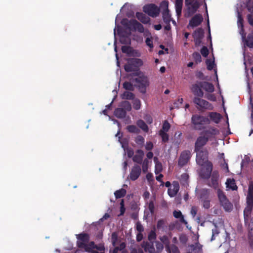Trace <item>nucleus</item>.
<instances>
[{
    "mask_svg": "<svg viewBox=\"0 0 253 253\" xmlns=\"http://www.w3.org/2000/svg\"><path fill=\"white\" fill-rule=\"evenodd\" d=\"M219 133V130L216 128L208 126L206 129L202 131L197 138L194 149L196 151L203 149L208 141Z\"/></svg>",
    "mask_w": 253,
    "mask_h": 253,
    "instance_id": "1",
    "label": "nucleus"
},
{
    "mask_svg": "<svg viewBox=\"0 0 253 253\" xmlns=\"http://www.w3.org/2000/svg\"><path fill=\"white\" fill-rule=\"evenodd\" d=\"M191 123L193 125L194 128L195 130H203L207 128V127H205L204 126L209 125L211 123V121L206 117L195 114L192 116Z\"/></svg>",
    "mask_w": 253,
    "mask_h": 253,
    "instance_id": "2",
    "label": "nucleus"
},
{
    "mask_svg": "<svg viewBox=\"0 0 253 253\" xmlns=\"http://www.w3.org/2000/svg\"><path fill=\"white\" fill-rule=\"evenodd\" d=\"M122 24L129 31L137 30L140 33H143L144 31L143 26L135 19L128 20L123 19L121 21Z\"/></svg>",
    "mask_w": 253,
    "mask_h": 253,
    "instance_id": "3",
    "label": "nucleus"
},
{
    "mask_svg": "<svg viewBox=\"0 0 253 253\" xmlns=\"http://www.w3.org/2000/svg\"><path fill=\"white\" fill-rule=\"evenodd\" d=\"M201 98L194 97L193 99V102L195 104L196 108L200 111H205L207 110H212L213 106L211 103Z\"/></svg>",
    "mask_w": 253,
    "mask_h": 253,
    "instance_id": "4",
    "label": "nucleus"
},
{
    "mask_svg": "<svg viewBox=\"0 0 253 253\" xmlns=\"http://www.w3.org/2000/svg\"><path fill=\"white\" fill-rule=\"evenodd\" d=\"M143 62L139 58H130L124 66L125 70L127 72L137 71L142 65Z\"/></svg>",
    "mask_w": 253,
    "mask_h": 253,
    "instance_id": "5",
    "label": "nucleus"
},
{
    "mask_svg": "<svg viewBox=\"0 0 253 253\" xmlns=\"http://www.w3.org/2000/svg\"><path fill=\"white\" fill-rule=\"evenodd\" d=\"M202 1L200 0H185V4L187 9L188 16L195 13L202 5Z\"/></svg>",
    "mask_w": 253,
    "mask_h": 253,
    "instance_id": "6",
    "label": "nucleus"
},
{
    "mask_svg": "<svg viewBox=\"0 0 253 253\" xmlns=\"http://www.w3.org/2000/svg\"><path fill=\"white\" fill-rule=\"evenodd\" d=\"M247 204L249 207L246 208L244 211V215L245 223L248 220V216L251 213L252 209L253 208V185L250 184L249 186L248 194L247 197Z\"/></svg>",
    "mask_w": 253,
    "mask_h": 253,
    "instance_id": "7",
    "label": "nucleus"
},
{
    "mask_svg": "<svg viewBox=\"0 0 253 253\" xmlns=\"http://www.w3.org/2000/svg\"><path fill=\"white\" fill-rule=\"evenodd\" d=\"M76 237L78 240L77 241V247L80 249H84L86 252H89V250L87 245L90 239L89 234L83 232L76 235Z\"/></svg>",
    "mask_w": 253,
    "mask_h": 253,
    "instance_id": "8",
    "label": "nucleus"
},
{
    "mask_svg": "<svg viewBox=\"0 0 253 253\" xmlns=\"http://www.w3.org/2000/svg\"><path fill=\"white\" fill-rule=\"evenodd\" d=\"M194 152L196 153V161L198 165L203 166L208 160L209 152L206 149H202L196 151L194 149Z\"/></svg>",
    "mask_w": 253,
    "mask_h": 253,
    "instance_id": "9",
    "label": "nucleus"
},
{
    "mask_svg": "<svg viewBox=\"0 0 253 253\" xmlns=\"http://www.w3.org/2000/svg\"><path fill=\"white\" fill-rule=\"evenodd\" d=\"M202 166L199 173L200 176L203 179H208L212 174L213 165L211 162L208 161L204 165Z\"/></svg>",
    "mask_w": 253,
    "mask_h": 253,
    "instance_id": "10",
    "label": "nucleus"
},
{
    "mask_svg": "<svg viewBox=\"0 0 253 253\" xmlns=\"http://www.w3.org/2000/svg\"><path fill=\"white\" fill-rule=\"evenodd\" d=\"M134 81L137 84V86L140 92L145 93L146 91V87L149 85L147 77L144 75L139 76L134 79Z\"/></svg>",
    "mask_w": 253,
    "mask_h": 253,
    "instance_id": "11",
    "label": "nucleus"
},
{
    "mask_svg": "<svg viewBox=\"0 0 253 253\" xmlns=\"http://www.w3.org/2000/svg\"><path fill=\"white\" fill-rule=\"evenodd\" d=\"M143 11L152 17H157L160 13V9L155 4L150 3L144 5Z\"/></svg>",
    "mask_w": 253,
    "mask_h": 253,
    "instance_id": "12",
    "label": "nucleus"
},
{
    "mask_svg": "<svg viewBox=\"0 0 253 253\" xmlns=\"http://www.w3.org/2000/svg\"><path fill=\"white\" fill-rule=\"evenodd\" d=\"M160 6L162 9L163 19L165 23H170L171 21V16L169 13L168 9L169 2L164 0L161 4Z\"/></svg>",
    "mask_w": 253,
    "mask_h": 253,
    "instance_id": "13",
    "label": "nucleus"
},
{
    "mask_svg": "<svg viewBox=\"0 0 253 253\" xmlns=\"http://www.w3.org/2000/svg\"><path fill=\"white\" fill-rule=\"evenodd\" d=\"M191 158V153L189 150H185L181 152L178 161V165L183 167L186 165Z\"/></svg>",
    "mask_w": 253,
    "mask_h": 253,
    "instance_id": "14",
    "label": "nucleus"
},
{
    "mask_svg": "<svg viewBox=\"0 0 253 253\" xmlns=\"http://www.w3.org/2000/svg\"><path fill=\"white\" fill-rule=\"evenodd\" d=\"M141 173V169L139 166L134 165L132 168L129 175V179L132 181H135L138 178Z\"/></svg>",
    "mask_w": 253,
    "mask_h": 253,
    "instance_id": "15",
    "label": "nucleus"
},
{
    "mask_svg": "<svg viewBox=\"0 0 253 253\" xmlns=\"http://www.w3.org/2000/svg\"><path fill=\"white\" fill-rule=\"evenodd\" d=\"M201 82L192 85L191 90L196 97H203L204 96V92L202 90V87L201 86Z\"/></svg>",
    "mask_w": 253,
    "mask_h": 253,
    "instance_id": "16",
    "label": "nucleus"
},
{
    "mask_svg": "<svg viewBox=\"0 0 253 253\" xmlns=\"http://www.w3.org/2000/svg\"><path fill=\"white\" fill-rule=\"evenodd\" d=\"M203 21L202 15L200 14H197L190 19L188 25L192 28L196 27L200 25Z\"/></svg>",
    "mask_w": 253,
    "mask_h": 253,
    "instance_id": "17",
    "label": "nucleus"
},
{
    "mask_svg": "<svg viewBox=\"0 0 253 253\" xmlns=\"http://www.w3.org/2000/svg\"><path fill=\"white\" fill-rule=\"evenodd\" d=\"M211 176V183L209 185L214 189H217L218 187V179L219 175L217 170L212 172Z\"/></svg>",
    "mask_w": 253,
    "mask_h": 253,
    "instance_id": "18",
    "label": "nucleus"
},
{
    "mask_svg": "<svg viewBox=\"0 0 253 253\" xmlns=\"http://www.w3.org/2000/svg\"><path fill=\"white\" fill-rule=\"evenodd\" d=\"M179 190V184L178 182L174 181L172 183V186L168 190L169 195L170 197H174Z\"/></svg>",
    "mask_w": 253,
    "mask_h": 253,
    "instance_id": "19",
    "label": "nucleus"
},
{
    "mask_svg": "<svg viewBox=\"0 0 253 253\" xmlns=\"http://www.w3.org/2000/svg\"><path fill=\"white\" fill-rule=\"evenodd\" d=\"M141 247L144 249L145 252L149 253H157L154 248L153 243L152 242L143 241Z\"/></svg>",
    "mask_w": 253,
    "mask_h": 253,
    "instance_id": "20",
    "label": "nucleus"
},
{
    "mask_svg": "<svg viewBox=\"0 0 253 253\" xmlns=\"http://www.w3.org/2000/svg\"><path fill=\"white\" fill-rule=\"evenodd\" d=\"M136 154L133 157L132 160L134 162L141 164L144 155V152L142 150L139 149L136 151Z\"/></svg>",
    "mask_w": 253,
    "mask_h": 253,
    "instance_id": "21",
    "label": "nucleus"
},
{
    "mask_svg": "<svg viewBox=\"0 0 253 253\" xmlns=\"http://www.w3.org/2000/svg\"><path fill=\"white\" fill-rule=\"evenodd\" d=\"M201 86L202 87V88L206 91L210 93H212L214 91V87L211 83L208 82H201Z\"/></svg>",
    "mask_w": 253,
    "mask_h": 253,
    "instance_id": "22",
    "label": "nucleus"
},
{
    "mask_svg": "<svg viewBox=\"0 0 253 253\" xmlns=\"http://www.w3.org/2000/svg\"><path fill=\"white\" fill-rule=\"evenodd\" d=\"M210 119L215 124H218L222 118V116L216 112H210L209 114Z\"/></svg>",
    "mask_w": 253,
    "mask_h": 253,
    "instance_id": "23",
    "label": "nucleus"
},
{
    "mask_svg": "<svg viewBox=\"0 0 253 253\" xmlns=\"http://www.w3.org/2000/svg\"><path fill=\"white\" fill-rule=\"evenodd\" d=\"M136 17L139 20L144 24H148L150 21V18L142 12H136Z\"/></svg>",
    "mask_w": 253,
    "mask_h": 253,
    "instance_id": "24",
    "label": "nucleus"
},
{
    "mask_svg": "<svg viewBox=\"0 0 253 253\" xmlns=\"http://www.w3.org/2000/svg\"><path fill=\"white\" fill-rule=\"evenodd\" d=\"M159 238L163 245H165L166 251L167 252H169V246L170 245V241L168 237L166 235H164L160 237Z\"/></svg>",
    "mask_w": 253,
    "mask_h": 253,
    "instance_id": "25",
    "label": "nucleus"
},
{
    "mask_svg": "<svg viewBox=\"0 0 253 253\" xmlns=\"http://www.w3.org/2000/svg\"><path fill=\"white\" fill-rule=\"evenodd\" d=\"M114 115L119 119H123L126 117V112L123 108H117L114 111Z\"/></svg>",
    "mask_w": 253,
    "mask_h": 253,
    "instance_id": "26",
    "label": "nucleus"
},
{
    "mask_svg": "<svg viewBox=\"0 0 253 253\" xmlns=\"http://www.w3.org/2000/svg\"><path fill=\"white\" fill-rule=\"evenodd\" d=\"M191 248V250L194 253H202V245L199 242L196 243L195 244H191L189 246Z\"/></svg>",
    "mask_w": 253,
    "mask_h": 253,
    "instance_id": "27",
    "label": "nucleus"
},
{
    "mask_svg": "<svg viewBox=\"0 0 253 253\" xmlns=\"http://www.w3.org/2000/svg\"><path fill=\"white\" fill-rule=\"evenodd\" d=\"M226 184L227 188L231 189L232 190H236L238 189V187L234 179L228 178L226 182Z\"/></svg>",
    "mask_w": 253,
    "mask_h": 253,
    "instance_id": "28",
    "label": "nucleus"
},
{
    "mask_svg": "<svg viewBox=\"0 0 253 253\" xmlns=\"http://www.w3.org/2000/svg\"><path fill=\"white\" fill-rule=\"evenodd\" d=\"M183 1V0H176L175 1V10L176 14L178 17L181 15Z\"/></svg>",
    "mask_w": 253,
    "mask_h": 253,
    "instance_id": "29",
    "label": "nucleus"
},
{
    "mask_svg": "<svg viewBox=\"0 0 253 253\" xmlns=\"http://www.w3.org/2000/svg\"><path fill=\"white\" fill-rule=\"evenodd\" d=\"M218 197L220 203L221 205L224 204L225 203L229 201L223 192L220 189L217 191Z\"/></svg>",
    "mask_w": 253,
    "mask_h": 253,
    "instance_id": "30",
    "label": "nucleus"
},
{
    "mask_svg": "<svg viewBox=\"0 0 253 253\" xmlns=\"http://www.w3.org/2000/svg\"><path fill=\"white\" fill-rule=\"evenodd\" d=\"M136 125L139 128H140L144 132H147L148 131V126L143 120L141 119L137 120L136 122Z\"/></svg>",
    "mask_w": 253,
    "mask_h": 253,
    "instance_id": "31",
    "label": "nucleus"
},
{
    "mask_svg": "<svg viewBox=\"0 0 253 253\" xmlns=\"http://www.w3.org/2000/svg\"><path fill=\"white\" fill-rule=\"evenodd\" d=\"M204 32L202 28H198L193 33L194 39H203Z\"/></svg>",
    "mask_w": 253,
    "mask_h": 253,
    "instance_id": "32",
    "label": "nucleus"
},
{
    "mask_svg": "<svg viewBox=\"0 0 253 253\" xmlns=\"http://www.w3.org/2000/svg\"><path fill=\"white\" fill-rule=\"evenodd\" d=\"M118 34L120 36V42L124 44H128L130 43V39L128 37L124 36L121 34L120 29L118 30Z\"/></svg>",
    "mask_w": 253,
    "mask_h": 253,
    "instance_id": "33",
    "label": "nucleus"
},
{
    "mask_svg": "<svg viewBox=\"0 0 253 253\" xmlns=\"http://www.w3.org/2000/svg\"><path fill=\"white\" fill-rule=\"evenodd\" d=\"M189 175L187 173H183L180 176V182L182 185L187 186L188 185Z\"/></svg>",
    "mask_w": 253,
    "mask_h": 253,
    "instance_id": "34",
    "label": "nucleus"
},
{
    "mask_svg": "<svg viewBox=\"0 0 253 253\" xmlns=\"http://www.w3.org/2000/svg\"><path fill=\"white\" fill-rule=\"evenodd\" d=\"M246 45L250 47L253 48V35L252 34H249L246 39L245 40Z\"/></svg>",
    "mask_w": 253,
    "mask_h": 253,
    "instance_id": "35",
    "label": "nucleus"
},
{
    "mask_svg": "<svg viewBox=\"0 0 253 253\" xmlns=\"http://www.w3.org/2000/svg\"><path fill=\"white\" fill-rule=\"evenodd\" d=\"M126 191L125 189L122 188L115 192L114 195L116 199H119L125 196Z\"/></svg>",
    "mask_w": 253,
    "mask_h": 253,
    "instance_id": "36",
    "label": "nucleus"
},
{
    "mask_svg": "<svg viewBox=\"0 0 253 253\" xmlns=\"http://www.w3.org/2000/svg\"><path fill=\"white\" fill-rule=\"evenodd\" d=\"M122 98L127 100H133L134 98V94L129 91H125L122 95Z\"/></svg>",
    "mask_w": 253,
    "mask_h": 253,
    "instance_id": "37",
    "label": "nucleus"
},
{
    "mask_svg": "<svg viewBox=\"0 0 253 253\" xmlns=\"http://www.w3.org/2000/svg\"><path fill=\"white\" fill-rule=\"evenodd\" d=\"M127 131L130 133H138L140 132L139 128L134 125H129L126 127Z\"/></svg>",
    "mask_w": 253,
    "mask_h": 253,
    "instance_id": "38",
    "label": "nucleus"
},
{
    "mask_svg": "<svg viewBox=\"0 0 253 253\" xmlns=\"http://www.w3.org/2000/svg\"><path fill=\"white\" fill-rule=\"evenodd\" d=\"M159 135L162 138L163 143H167L169 140V136L167 132L159 131Z\"/></svg>",
    "mask_w": 253,
    "mask_h": 253,
    "instance_id": "39",
    "label": "nucleus"
},
{
    "mask_svg": "<svg viewBox=\"0 0 253 253\" xmlns=\"http://www.w3.org/2000/svg\"><path fill=\"white\" fill-rule=\"evenodd\" d=\"M209 191L208 189H204L201 191L200 195V198L202 200L205 199H209Z\"/></svg>",
    "mask_w": 253,
    "mask_h": 253,
    "instance_id": "40",
    "label": "nucleus"
},
{
    "mask_svg": "<svg viewBox=\"0 0 253 253\" xmlns=\"http://www.w3.org/2000/svg\"><path fill=\"white\" fill-rule=\"evenodd\" d=\"M122 108H123L125 110L129 111L131 109V106L130 103L127 101H125L122 102L121 104Z\"/></svg>",
    "mask_w": 253,
    "mask_h": 253,
    "instance_id": "41",
    "label": "nucleus"
},
{
    "mask_svg": "<svg viewBox=\"0 0 253 253\" xmlns=\"http://www.w3.org/2000/svg\"><path fill=\"white\" fill-rule=\"evenodd\" d=\"M155 246H156V249L155 251L157 253H160L162 252V251L164 249V245L163 244L159 242V241H156L155 242Z\"/></svg>",
    "mask_w": 253,
    "mask_h": 253,
    "instance_id": "42",
    "label": "nucleus"
},
{
    "mask_svg": "<svg viewBox=\"0 0 253 253\" xmlns=\"http://www.w3.org/2000/svg\"><path fill=\"white\" fill-rule=\"evenodd\" d=\"M170 127V125L168 121H164L163 124L162 128L160 131L167 132Z\"/></svg>",
    "mask_w": 253,
    "mask_h": 253,
    "instance_id": "43",
    "label": "nucleus"
},
{
    "mask_svg": "<svg viewBox=\"0 0 253 253\" xmlns=\"http://www.w3.org/2000/svg\"><path fill=\"white\" fill-rule=\"evenodd\" d=\"M123 87L127 90L133 91L134 87L131 83L128 82H125L123 84Z\"/></svg>",
    "mask_w": 253,
    "mask_h": 253,
    "instance_id": "44",
    "label": "nucleus"
},
{
    "mask_svg": "<svg viewBox=\"0 0 253 253\" xmlns=\"http://www.w3.org/2000/svg\"><path fill=\"white\" fill-rule=\"evenodd\" d=\"M133 101V107L135 110H138L140 108L141 102L138 98H134Z\"/></svg>",
    "mask_w": 253,
    "mask_h": 253,
    "instance_id": "45",
    "label": "nucleus"
},
{
    "mask_svg": "<svg viewBox=\"0 0 253 253\" xmlns=\"http://www.w3.org/2000/svg\"><path fill=\"white\" fill-rule=\"evenodd\" d=\"M192 56L196 63H200L202 61L201 56L199 52H194Z\"/></svg>",
    "mask_w": 253,
    "mask_h": 253,
    "instance_id": "46",
    "label": "nucleus"
},
{
    "mask_svg": "<svg viewBox=\"0 0 253 253\" xmlns=\"http://www.w3.org/2000/svg\"><path fill=\"white\" fill-rule=\"evenodd\" d=\"M224 210L227 211H230L233 209L232 204L229 202L228 201L226 203H225L224 204L221 205Z\"/></svg>",
    "mask_w": 253,
    "mask_h": 253,
    "instance_id": "47",
    "label": "nucleus"
},
{
    "mask_svg": "<svg viewBox=\"0 0 253 253\" xmlns=\"http://www.w3.org/2000/svg\"><path fill=\"white\" fill-rule=\"evenodd\" d=\"M156 239V234L155 230H152L149 233L148 236V239L150 242Z\"/></svg>",
    "mask_w": 253,
    "mask_h": 253,
    "instance_id": "48",
    "label": "nucleus"
},
{
    "mask_svg": "<svg viewBox=\"0 0 253 253\" xmlns=\"http://www.w3.org/2000/svg\"><path fill=\"white\" fill-rule=\"evenodd\" d=\"M169 252L168 253H180V251L178 247L175 245H171L169 246Z\"/></svg>",
    "mask_w": 253,
    "mask_h": 253,
    "instance_id": "49",
    "label": "nucleus"
},
{
    "mask_svg": "<svg viewBox=\"0 0 253 253\" xmlns=\"http://www.w3.org/2000/svg\"><path fill=\"white\" fill-rule=\"evenodd\" d=\"M148 209L151 214H153L155 211V205L153 201H150L148 204Z\"/></svg>",
    "mask_w": 253,
    "mask_h": 253,
    "instance_id": "50",
    "label": "nucleus"
},
{
    "mask_svg": "<svg viewBox=\"0 0 253 253\" xmlns=\"http://www.w3.org/2000/svg\"><path fill=\"white\" fill-rule=\"evenodd\" d=\"M135 141L138 145H143L144 143V138L141 135H138L136 137Z\"/></svg>",
    "mask_w": 253,
    "mask_h": 253,
    "instance_id": "51",
    "label": "nucleus"
},
{
    "mask_svg": "<svg viewBox=\"0 0 253 253\" xmlns=\"http://www.w3.org/2000/svg\"><path fill=\"white\" fill-rule=\"evenodd\" d=\"M206 64L207 65V69L211 71L214 67V61H211L210 59H207Z\"/></svg>",
    "mask_w": 253,
    "mask_h": 253,
    "instance_id": "52",
    "label": "nucleus"
},
{
    "mask_svg": "<svg viewBox=\"0 0 253 253\" xmlns=\"http://www.w3.org/2000/svg\"><path fill=\"white\" fill-rule=\"evenodd\" d=\"M201 53L204 57H207L209 54V51L207 47L203 46L201 49Z\"/></svg>",
    "mask_w": 253,
    "mask_h": 253,
    "instance_id": "53",
    "label": "nucleus"
},
{
    "mask_svg": "<svg viewBox=\"0 0 253 253\" xmlns=\"http://www.w3.org/2000/svg\"><path fill=\"white\" fill-rule=\"evenodd\" d=\"M244 20L241 14L239 12L238 14V26L239 27H244Z\"/></svg>",
    "mask_w": 253,
    "mask_h": 253,
    "instance_id": "54",
    "label": "nucleus"
},
{
    "mask_svg": "<svg viewBox=\"0 0 253 253\" xmlns=\"http://www.w3.org/2000/svg\"><path fill=\"white\" fill-rule=\"evenodd\" d=\"M136 229L138 233L143 232L144 230L143 225L139 221L136 223Z\"/></svg>",
    "mask_w": 253,
    "mask_h": 253,
    "instance_id": "55",
    "label": "nucleus"
},
{
    "mask_svg": "<svg viewBox=\"0 0 253 253\" xmlns=\"http://www.w3.org/2000/svg\"><path fill=\"white\" fill-rule=\"evenodd\" d=\"M165 224V221L163 219L159 220L157 224V228L158 229H163Z\"/></svg>",
    "mask_w": 253,
    "mask_h": 253,
    "instance_id": "56",
    "label": "nucleus"
},
{
    "mask_svg": "<svg viewBox=\"0 0 253 253\" xmlns=\"http://www.w3.org/2000/svg\"><path fill=\"white\" fill-rule=\"evenodd\" d=\"M203 201V207L205 209H208L210 208V200L209 199H205Z\"/></svg>",
    "mask_w": 253,
    "mask_h": 253,
    "instance_id": "57",
    "label": "nucleus"
},
{
    "mask_svg": "<svg viewBox=\"0 0 253 253\" xmlns=\"http://www.w3.org/2000/svg\"><path fill=\"white\" fill-rule=\"evenodd\" d=\"M188 239L186 235L184 234L181 235L179 237V241L180 242L183 244H186L187 242Z\"/></svg>",
    "mask_w": 253,
    "mask_h": 253,
    "instance_id": "58",
    "label": "nucleus"
},
{
    "mask_svg": "<svg viewBox=\"0 0 253 253\" xmlns=\"http://www.w3.org/2000/svg\"><path fill=\"white\" fill-rule=\"evenodd\" d=\"M145 42L147 45L150 48H153L154 46L153 44V41L151 38H147L145 40Z\"/></svg>",
    "mask_w": 253,
    "mask_h": 253,
    "instance_id": "59",
    "label": "nucleus"
},
{
    "mask_svg": "<svg viewBox=\"0 0 253 253\" xmlns=\"http://www.w3.org/2000/svg\"><path fill=\"white\" fill-rule=\"evenodd\" d=\"M144 119L145 120V121L148 124H151L153 123V119L151 115H146L144 116Z\"/></svg>",
    "mask_w": 253,
    "mask_h": 253,
    "instance_id": "60",
    "label": "nucleus"
},
{
    "mask_svg": "<svg viewBox=\"0 0 253 253\" xmlns=\"http://www.w3.org/2000/svg\"><path fill=\"white\" fill-rule=\"evenodd\" d=\"M197 211H198V209H197V207H196V206L192 207L191 211H190V213L193 217H194L196 216V215L197 213Z\"/></svg>",
    "mask_w": 253,
    "mask_h": 253,
    "instance_id": "61",
    "label": "nucleus"
},
{
    "mask_svg": "<svg viewBox=\"0 0 253 253\" xmlns=\"http://www.w3.org/2000/svg\"><path fill=\"white\" fill-rule=\"evenodd\" d=\"M154 145L152 142L149 141L147 142L145 145V149L147 150H151L153 148Z\"/></svg>",
    "mask_w": 253,
    "mask_h": 253,
    "instance_id": "62",
    "label": "nucleus"
},
{
    "mask_svg": "<svg viewBox=\"0 0 253 253\" xmlns=\"http://www.w3.org/2000/svg\"><path fill=\"white\" fill-rule=\"evenodd\" d=\"M130 48L128 46L124 45L122 46L121 49L123 53H128L130 52Z\"/></svg>",
    "mask_w": 253,
    "mask_h": 253,
    "instance_id": "63",
    "label": "nucleus"
},
{
    "mask_svg": "<svg viewBox=\"0 0 253 253\" xmlns=\"http://www.w3.org/2000/svg\"><path fill=\"white\" fill-rule=\"evenodd\" d=\"M173 215L176 218H179L182 215H183L180 211H174L173 212Z\"/></svg>",
    "mask_w": 253,
    "mask_h": 253,
    "instance_id": "64",
    "label": "nucleus"
}]
</instances>
